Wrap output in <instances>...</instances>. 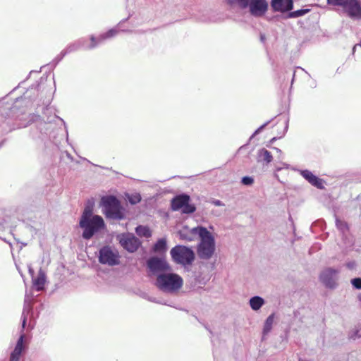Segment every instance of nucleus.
Instances as JSON below:
<instances>
[{"mask_svg":"<svg viewBox=\"0 0 361 361\" xmlns=\"http://www.w3.org/2000/svg\"><path fill=\"white\" fill-rule=\"evenodd\" d=\"M80 226L84 229L82 237L90 239L97 231L104 226V222L100 216H92V208L86 207L80 221Z\"/></svg>","mask_w":361,"mask_h":361,"instance_id":"obj_1","label":"nucleus"},{"mask_svg":"<svg viewBox=\"0 0 361 361\" xmlns=\"http://www.w3.org/2000/svg\"><path fill=\"white\" fill-rule=\"evenodd\" d=\"M198 230L201 241L197 247V255L201 259H208L215 250L214 239L206 228L200 227Z\"/></svg>","mask_w":361,"mask_h":361,"instance_id":"obj_2","label":"nucleus"},{"mask_svg":"<svg viewBox=\"0 0 361 361\" xmlns=\"http://www.w3.org/2000/svg\"><path fill=\"white\" fill-rule=\"evenodd\" d=\"M156 286L166 292H174L183 286L182 278L176 274H161L157 276Z\"/></svg>","mask_w":361,"mask_h":361,"instance_id":"obj_3","label":"nucleus"},{"mask_svg":"<svg viewBox=\"0 0 361 361\" xmlns=\"http://www.w3.org/2000/svg\"><path fill=\"white\" fill-rule=\"evenodd\" d=\"M106 217L120 220L124 218V214L120 202L114 196H106L102 199Z\"/></svg>","mask_w":361,"mask_h":361,"instance_id":"obj_4","label":"nucleus"},{"mask_svg":"<svg viewBox=\"0 0 361 361\" xmlns=\"http://www.w3.org/2000/svg\"><path fill=\"white\" fill-rule=\"evenodd\" d=\"M173 260L179 264L190 265L195 259V253L189 247L184 245H176L171 250Z\"/></svg>","mask_w":361,"mask_h":361,"instance_id":"obj_5","label":"nucleus"},{"mask_svg":"<svg viewBox=\"0 0 361 361\" xmlns=\"http://www.w3.org/2000/svg\"><path fill=\"white\" fill-rule=\"evenodd\" d=\"M190 196L185 194L176 196L171 202V209L178 211L182 209L184 214H191L195 211V207L189 204Z\"/></svg>","mask_w":361,"mask_h":361,"instance_id":"obj_6","label":"nucleus"},{"mask_svg":"<svg viewBox=\"0 0 361 361\" xmlns=\"http://www.w3.org/2000/svg\"><path fill=\"white\" fill-rule=\"evenodd\" d=\"M119 254L117 250L109 246L102 247L99 251V262L110 266L119 264Z\"/></svg>","mask_w":361,"mask_h":361,"instance_id":"obj_7","label":"nucleus"},{"mask_svg":"<svg viewBox=\"0 0 361 361\" xmlns=\"http://www.w3.org/2000/svg\"><path fill=\"white\" fill-rule=\"evenodd\" d=\"M118 239L121 245L130 252H135L141 245L139 239L131 233H123Z\"/></svg>","mask_w":361,"mask_h":361,"instance_id":"obj_8","label":"nucleus"},{"mask_svg":"<svg viewBox=\"0 0 361 361\" xmlns=\"http://www.w3.org/2000/svg\"><path fill=\"white\" fill-rule=\"evenodd\" d=\"M147 265L149 270L153 273L164 271L170 269V267L166 260L157 257L149 258L147 262Z\"/></svg>","mask_w":361,"mask_h":361,"instance_id":"obj_9","label":"nucleus"},{"mask_svg":"<svg viewBox=\"0 0 361 361\" xmlns=\"http://www.w3.org/2000/svg\"><path fill=\"white\" fill-rule=\"evenodd\" d=\"M248 6L250 13L254 16H263L268 8L266 0H250Z\"/></svg>","mask_w":361,"mask_h":361,"instance_id":"obj_10","label":"nucleus"},{"mask_svg":"<svg viewBox=\"0 0 361 361\" xmlns=\"http://www.w3.org/2000/svg\"><path fill=\"white\" fill-rule=\"evenodd\" d=\"M348 15L355 19L361 18V4L357 0H348L344 5Z\"/></svg>","mask_w":361,"mask_h":361,"instance_id":"obj_11","label":"nucleus"},{"mask_svg":"<svg viewBox=\"0 0 361 361\" xmlns=\"http://www.w3.org/2000/svg\"><path fill=\"white\" fill-rule=\"evenodd\" d=\"M271 6L275 11H289L293 7V0H271Z\"/></svg>","mask_w":361,"mask_h":361,"instance_id":"obj_12","label":"nucleus"},{"mask_svg":"<svg viewBox=\"0 0 361 361\" xmlns=\"http://www.w3.org/2000/svg\"><path fill=\"white\" fill-rule=\"evenodd\" d=\"M338 271L332 268L325 269L320 275L321 281L330 288L334 287V277L337 274Z\"/></svg>","mask_w":361,"mask_h":361,"instance_id":"obj_13","label":"nucleus"},{"mask_svg":"<svg viewBox=\"0 0 361 361\" xmlns=\"http://www.w3.org/2000/svg\"><path fill=\"white\" fill-rule=\"evenodd\" d=\"M24 335H21L18 338L14 350L10 355L9 361H19L23 352L25 350Z\"/></svg>","mask_w":361,"mask_h":361,"instance_id":"obj_14","label":"nucleus"},{"mask_svg":"<svg viewBox=\"0 0 361 361\" xmlns=\"http://www.w3.org/2000/svg\"><path fill=\"white\" fill-rule=\"evenodd\" d=\"M199 228L200 227H195L192 229H189L187 226L183 227L178 232L180 239L188 241L193 240L196 235H199Z\"/></svg>","mask_w":361,"mask_h":361,"instance_id":"obj_15","label":"nucleus"},{"mask_svg":"<svg viewBox=\"0 0 361 361\" xmlns=\"http://www.w3.org/2000/svg\"><path fill=\"white\" fill-rule=\"evenodd\" d=\"M302 176L308 180L310 183L317 188L322 189L324 188L322 180L314 176L311 171L305 170L302 172Z\"/></svg>","mask_w":361,"mask_h":361,"instance_id":"obj_16","label":"nucleus"},{"mask_svg":"<svg viewBox=\"0 0 361 361\" xmlns=\"http://www.w3.org/2000/svg\"><path fill=\"white\" fill-rule=\"evenodd\" d=\"M46 282L45 274L40 270L38 275L33 280L34 286L36 287L37 290H42L44 288Z\"/></svg>","mask_w":361,"mask_h":361,"instance_id":"obj_17","label":"nucleus"},{"mask_svg":"<svg viewBox=\"0 0 361 361\" xmlns=\"http://www.w3.org/2000/svg\"><path fill=\"white\" fill-rule=\"evenodd\" d=\"M264 304V300L259 297L255 296L250 300V305L252 310H258Z\"/></svg>","mask_w":361,"mask_h":361,"instance_id":"obj_18","label":"nucleus"},{"mask_svg":"<svg viewBox=\"0 0 361 361\" xmlns=\"http://www.w3.org/2000/svg\"><path fill=\"white\" fill-rule=\"evenodd\" d=\"M136 233L140 237L149 238L152 235V232L147 226H138L135 229Z\"/></svg>","mask_w":361,"mask_h":361,"instance_id":"obj_19","label":"nucleus"},{"mask_svg":"<svg viewBox=\"0 0 361 361\" xmlns=\"http://www.w3.org/2000/svg\"><path fill=\"white\" fill-rule=\"evenodd\" d=\"M153 250L155 252H162L166 250V240L164 238L159 239L154 245Z\"/></svg>","mask_w":361,"mask_h":361,"instance_id":"obj_20","label":"nucleus"},{"mask_svg":"<svg viewBox=\"0 0 361 361\" xmlns=\"http://www.w3.org/2000/svg\"><path fill=\"white\" fill-rule=\"evenodd\" d=\"M259 157L267 164L271 162L273 160V157L271 152L266 149H262L259 151Z\"/></svg>","mask_w":361,"mask_h":361,"instance_id":"obj_21","label":"nucleus"},{"mask_svg":"<svg viewBox=\"0 0 361 361\" xmlns=\"http://www.w3.org/2000/svg\"><path fill=\"white\" fill-rule=\"evenodd\" d=\"M274 319V314H271V315H269L267 317V319L265 321L264 325V329H263L264 334H267L271 331V329L272 328Z\"/></svg>","mask_w":361,"mask_h":361,"instance_id":"obj_22","label":"nucleus"},{"mask_svg":"<svg viewBox=\"0 0 361 361\" xmlns=\"http://www.w3.org/2000/svg\"><path fill=\"white\" fill-rule=\"evenodd\" d=\"M250 0H227L228 4L233 6L238 5L241 8H245L248 6Z\"/></svg>","mask_w":361,"mask_h":361,"instance_id":"obj_23","label":"nucleus"},{"mask_svg":"<svg viewBox=\"0 0 361 361\" xmlns=\"http://www.w3.org/2000/svg\"><path fill=\"white\" fill-rule=\"evenodd\" d=\"M117 34V31L116 30H114V29H111L109 30V31H107L106 32L102 34V35H100L99 37H98V40L99 41H104L108 38H110V37H112L114 36H115Z\"/></svg>","mask_w":361,"mask_h":361,"instance_id":"obj_24","label":"nucleus"},{"mask_svg":"<svg viewBox=\"0 0 361 361\" xmlns=\"http://www.w3.org/2000/svg\"><path fill=\"white\" fill-rule=\"evenodd\" d=\"M310 11V9L305 8V9H300L297 10L293 12H290L289 13V17L290 18H298L302 16H304L307 13H308Z\"/></svg>","mask_w":361,"mask_h":361,"instance_id":"obj_25","label":"nucleus"},{"mask_svg":"<svg viewBox=\"0 0 361 361\" xmlns=\"http://www.w3.org/2000/svg\"><path fill=\"white\" fill-rule=\"evenodd\" d=\"M128 200L132 204H135L141 201V196L140 194L131 195L128 197Z\"/></svg>","mask_w":361,"mask_h":361,"instance_id":"obj_26","label":"nucleus"},{"mask_svg":"<svg viewBox=\"0 0 361 361\" xmlns=\"http://www.w3.org/2000/svg\"><path fill=\"white\" fill-rule=\"evenodd\" d=\"M329 4L334 6H344L348 0H327Z\"/></svg>","mask_w":361,"mask_h":361,"instance_id":"obj_27","label":"nucleus"},{"mask_svg":"<svg viewBox=\"0 0 361 361\" xmlns=\"http://www.w3.org/2000/svg\"><path fill=\"white\" fill-rule=\"evenodd\" d=\"M242 183L245 185H250L254 183V179L250 176H245L242 178Z\"/></svg>","mask_w":361,"mask_h":361,"instance_id":"obj_28","label":"nucleus"},{"mask_svg":"<svg viewBox=\"0 0 361 361\" xmlns=\"http://www.w3.org/2000/svg\"><path fill=\"white\" fill-rule=\"evenodd\" d=\"M90 41H91V43H90V45L89 47L90 49L94 48L97 45L98 43L102 42V41H99L98 40V37L96 38L94 36H91Z\"/></svg>","mask_w":361,"mask_h":361,"instance_id":"obj_29","label":"nucleus"},{"mask_svg":"<svg viewBox=\"0 0 361 361\" xmlns=\"http://www.w3.org/2000/svg\"><path fill=\"white\" fill-rule=\"evenodd\" d=\"M351 283L357 289H361V278L353 279Z\"/></svg>","mask_w":361,"mask_h":361,"instance_id":"obj_30","label":"nucleus"},{"mask_svg":"<svg viewBox=\"0 0 361 361\" xmlns=\"http://www.w3.org/2000/svg\"><path fill=\"white\" fill-rule=\"evenodd\" d=\"M336 225L341 230H343L345 228L348 229L347 224L345 222H342V221H341L339 220H337L336 221Z\"/></svg>","mask_w":361,"mask_h":361,"instance_id":"obj_31","label":"nucleus"},{"mask_svg":"<svg viewBox=\"0 0 361 361\" xmlns=\"http://www.w3.org/2000/svg\"><path fill=\"white\" fill-rule=\"evenodd\" d=\"M25 323H26V319H25V318H24L23 322V327L25 326Z\"/></svg>","mask_w":361,"mask_h":361,"instance_id":"obj_32","label":"nucleus"},{"mask_svg":"<svg viewBox=\"0 0 361 361\" xmlns=\"http://www.w3.org/2000/svg\"><path fill=\"white\" fill-rule=\"evenodd\" d=\"M360 300H361V296H360Z\"/></svg>","mask_w":361,"mask_h":361,"instance_id":"obj_33","label":"nucleus"}]
</instances>
